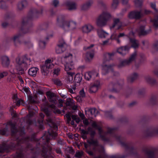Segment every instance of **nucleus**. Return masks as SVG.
<instances>
[{"instance_id":"nucleus-1","label":"nucleus","mask_w":158,"mask_h":158,"mask_svg":"<svg viewBox=\"0 0 158 158\" xmlns=\"http://www.w3.org/2000/svg\"><path fill=\"white\" fill-rule=\"evenodd\" d=\"M7 125L10 126L11 134L12 136H15L18 140L15 143H13L11 145L12 148H14L16 150L14 156V158H24V152L32 149H30L31 147L30 144H28L27 146L26 150H23L22 146L20 145L21 140H26L29 139V137L24 138L23 136L25 134L24 132V127H20L19 130H18L16 127L15 124L13 123L12 122L10 121L7 123ZM34 151V153L36 156L39 153L35 151V149H32Z\"/></svg>"},{"instance_id":"nucleus-2","label":"nucleus","mask_w":158,"mask_h":158,"mask_svg":"<svg viewBox=\"0 0 158 158\" xmlns=\"http://www.w3.org/2000/svg\"><path fill=\"white\" fill-rule=\"evenodd\" d=\"M45 124H48L50 127L48 130V131L44 134L43 139V142L44 146L43 148L42 156L44 158H51L52 157L51 154L52 148L49 144L51 136L55 139L58 135V133L56 131L58 130V127L56 124L52 120V119H46Z\"/></svg>"},{"instance_id":"nucleus-3","label":"nucleus","mask_w":158,"mask_h":158,"mask_svg":"<svg viewBox=\"0 0 158 158\" xmlns=\"http://www.w3.org/2000/svg\"><path fill=\"white\" fill-rule=\"evenodd\" d=\"M99 8L102 11V13L99 15V27L106 26L107 22L110 19L111 15L107 11V6L106 3L103 1H99Z\"/></svg>"},{"instance_id":"nucleus-4","label":"nucleus","mask_w":158,"mask_h":158,"mask_svg":"<svg viewBox=\"0 0 158 158\" xmlns=\"http://www.w3.org/2000/svg\"><path fill=\"white\" fill-rule=\"evenodd\" d=\"M16 62L17 64L16 66V69L18 74L21 75L24 73V71L27 68V64L23 61V59L19 57L16 59Z\"/></svg>"},{"instance_id":"nucleus-5","label":"nucleus","mask_w":158,"mask_h":158,"mask_svg":"<svg viewBox=\"0 0 158 158\" xmlns=\"http://www.w3.org/2000/svg\"><path fill=\"white\" fill-rule=\"evenodd\" d=\"M31 18L27 17L24 18L22 22V26L23 27L22 32L27 33L32 30V24L31 21Z\"/></svg>"},{"instance_id":"nucleus-6","label":"nucleus","mask_w":158,"mask_h":158,"mask_svg":"<svg viewBox=\"0 0 158 158\" xmlns=\"http://www.w3.org/2000/svg\"><path fill=\"white\" fill-rule=\"evenodd\" d=\"M137 56V52L135 51L130 56L128 59L121 61L118 65V67L119 68H122L130 65L132 62L135 60Z\"/></svg>"},{"instance_id":"nucleus-7","label":"nucleus","mask_w":158,"mask_h":158,"mask_svg":"<svg viewBox=\"0 0 158 158\" xmlns=\"http://www.w3.org/2000/svg\"><path fill=\"white\" fill-rule=\"evenodd\" d=\"M77 25L76 22L72 21H65L63 22L59 27L65 31H67L70 28L74 29L76 28Z\"/></svg>"},{"instance_id":"nucleus-8","label":"nucleus","mask_w":158,"mask_h":158,"mask_svg":"<svg viewBox=\"0 0 158 158\" xmlns=\"http://www.w3.org/2000/svg\"><path fill=\"white\" fill-rule=\"evenodd\" d=\"M72 55L70 53L68 54L64 57L66 63L65 65V70L66 71H68L74 68L72 60Z\"/></svg>"},{"instance_id":"nucleus-9","label":"nucleus","mask_w":158,"mask_h":158,"mask_svg":"<svg viewBox=\"0 0 158 158\" xmlns=\"http://www.w3.org/2000/svg\"><path fill=\"white\" fill-rule=\"evenodd\" d=\"M144 16V14L142 10H135L129 13L128 18L130 19H135L136 20H139Z\"/></svg>"},{"instance_id":"nucleus-10","label":"nucleus","mask_w":158,"mask_h":158,"mask_svg":"<svg viewBox=\"0 0 158 158\" xmlns=\"http://www.w3.org/2000/svg\"><path fill=\"white\" fill-rule=\"evenodd\" d=\"M98 111L95 108H85V114L87 117L93 118L97 115Z\"/></svg>"},{"instance_id":"nucleus-11","label":"nucleus","mask_w":158,"mask_h":158,"mask_svg":"<svg viewBox=\"0 0 158 158\" xmlns=\"http://www.w3.org/2000/svg\"><path fill=\"white\" fill-rule=\"evenodd\" d=\"M49 108L54 109L53 111L55 113L60 114L61 113V111L59 110L56 109V107L54 105H51L49 106L48 108L45 107L42 109V110L44 112L45 114L48 117L50 116L51 114L50 110H49Z\"/></svg>"},{"instance_id":"nucleus-12","label":"nucleus","mask_w":158,"mask_h":158,"mask_svg":"<svg viewBox=\"0 0 158 158\" xmlns=\"http://www.w3.org/2000/svg\"><path fill=\"white\" fill-rule=\"evenodd\" d=\"M99 140L102 139L104 141H108V139L107 138L108 135L109 134H113L114 129L112 128H109L107 131V132L106 133H104L102 130L99 127Z\"/></svg>"},{"instance_id":"nucleus-13","label":"nucleus","mask_w":158,"mask_h":158,"mask_svg":"<svg viewBox=\"0 0 158 158\" xmlns=\"http://www.w3.org/2000/svg\"><path fill=\"white\" fill-rule=\"evenodd\" d=\"M114 66V64H110L109 65H104L102 66V70L105 72L106 73H108L110 71L112 74L114 76H118L119 75V73L117 72H115L114 71L113 67Z\"/></svg>"},{"instance_id":"nucleus-14","label":"nucleus","mask_w":158,"mask_h":158,"mask_svg":"<svg viewBox=\"0 0 158 158\" xmlns=\"http://www.w3.org/2000/svg\"><path fill=\"white\" fill-rule=\"evenodd\" d=\"M72 109L74 110L73 112H69L65 115V116L67 118H71L70 117H72V118H79L78 115L74 114L75 112H77L76 110H77V106L76 105H73L72 106Z\"/></svg>"},{"instance_id":"nucleus-15","label":"nucleus","mask_w":158,"mask_h":158,"mask_svg":"<svg viewBox=\"0 0 158 158\" xmlns=\"http://www.w3.org/2000/svg\"><path fill=\"white\" fill-rule=\"evenodd\" d=\"M21 37L22 35L20 34H18L14 35L12 38L14 42V45L15 47H18L22 43V42L20 40Z\"/></svg>"},{"instance_id":"nucleus-16","label":"nucleus","mask_w":158,"mask_h":158,"mask_svg":"<svg viewBox=\"0 0 158 158\" xmlns=\"http://www.w3.org/2000/svg\"><path fill=\"white\" fill-rule=\"evenodd\" d=\"M46 95L50 102L55 104L57 103L56 95L54 93L48 91L46 93Z\"/></svg>"},{"instance_id":"nucleus-17","label":"nucleus","mask_w":158,"mask_h":158,"mask_svg":"<svg viewBox=\"0 0 158 158\" xmlns=\"http://www.w3.org/2000/svg\"><path fill=\"white\" fill-rule=\"evenodd\" d=\"M151 32V29L150 28L148 30H145V26H141L139 27L138 33L139 36H145Z\"/></svg>"},{"instance_id":"nucleus-18","label":"nucleus","mask_w":158,"mask_h":158,"mask_svg":"<svg viewBox=\"0 0 158 158\" xmlns=\"http://www.w3.org/2000/svg\"><path fill=\"white\" fill-rule=\"evenodd\" d=\"M65 5L68 7L69 10H76L77 8V4L74 1L68 0L65 2Z\"/></svg>"},{"instance_id":"nucleus-19","label":"nucleus","mask_w":158,"mask_h":158,"mask_svg":"<svg viewBox=\"0 0 158 158\" xmlns=\"http://www.w3.org/2000/svg\"><path fill=\"white\" fill-rule=\"evenodd\" d=\"M94 29L93 27L91 24H88L85 25L82 28V31L83 33H88Z\"/></svg>"},{"instance_id":"nucleus-20","label":"nucleus","mask_w":158,"mask_h":158,"mask_svg":"<svg viewBox=\"0 0 158 158\" xmlns=\"http://www.w3.org/2000/svg\"><path fill=\"white\" fill-rule=\"evenodd\" d=\"M139 76L138 74L136 72H134L131 74L127 78V81L129 83H132L137 79Z\"/></svg>"},{"instance_id":"nucleus-21","label":"nucleus","mask_w":158,"mask_h":158,"mask_svg":"<svg viewBox=\"0 0 158 158\" xmlns=\"http://www.w3.org/2000/svg\"><path fill=\"white\" fill-rule=\"evenodd\" d=\"M130 48L127 46L121 47L118 48L117 49L116 52L120 55L124 56L126 53V52H128Z\"/></svg>"},{"instance_id":"nucleus-22","label":"nucleus","mask_w":158,"mask_h":158,"mask_svg":"<svg viewBox=\"0 0 158 158\" xmlns=\"http://www.w3.org/2000/svg\"><path fill=\"white\" fill-rule=\"evenodd\" d=\"M99 86V82L98 81H96L92 85L90 86L89 92L90 93H95L97 91Z\"/></svg>"},{"instance_id":"nucleus-23","label":"nucleus","mask_w":158,"mask_h":158,"mask_svg":"<svg viewBox=\"0 0 158 158\" xmlns=\"http://www.w3.org/2000/svg\"><path fill=\"white\" fill-rule=\"evenodd\" d=\"M27 2L26 0L20 1L17 4V9L18 10H23L27 5Z\"/></svg>"},{"instance_id":"nucleus-24","label":"nucleus","mask_w":158,"mask_h":158,"mask_svg":"<svg viewBox=\"0 0 158 158\" xmlns=\"http://www.w3.org/2000/svg\"><path fill=\"white\" fill-rule=\"evenodd\" d=\"M2 65L4 67H8L10 63V60L9 57L6 56H3L1 58Z\"/></svg>"},{"instance_id":"nucleus-25","label":"nucleus","mask_w":158,"mask_h":158,"mask_svg":"<svg viewBox=\"0 0 158 158\" xmlns=\"http://www.w3.org/2000/svg\"><path fill=\"white\" fill-rule=\"evenodd\" d=\"M93 3V2L92 0H89L86 2L82 6L81 10L84 11L88 10L90 8Z\"/></svg>"},{"instance_id":"nucleus-26","label":"nucleus","mask_w":158,"mask_h":158,"mask_svg":"<svg viewBox=\"0 0 158 158\" xmlns=\"http://www.w3.org/2000/svg\"><path fill=\"white\" fill-rule=\"evenodd\" d=\"M144 78L146 82L151 85H153L157 84L156 80L152 78L149 75H147L144 77Z\"/></svg>"},{"instance_id":"nucleus-27","label":"nucleus","mask_w":158,"mask_h":158,"mask_svg":"<svg viewBox=\"0 0 158 158\" xmlns=\"http://www.w3.org/2000/svg\"><path fill=\"white\" fill-rule=\"evenodd\" d=\"M128 37L130 42L131 44V47L135 49L138 48L139 46L138 40H136L134 38H132L130 37Z\"/></svg>"},{"instance_id":"nucleus-28","label":"nucleus","mask_w":158,"mask_h":158,"mask_svg":"<svg viewBox=\"0 0 158 158\" xmlns=\"http://www.w3.org/2000/svg\"><path fill=\"white\" fill-rule=\"evenodd\" d=\"M31 12L33 15L37 17L42 15L43 9H37L35 8H33L31 9Z\"/></svg>"},{"instance_id":"nucleus-29","label":"nucleus","mask_w":158,"mask_h":158,"mask_svg":"<svg viewBox=\"0 0 158 158\" xmlns=\"http://www.w3.org/2000/svg\"><path fill=\"white\" fill-rule=\"evenodd\" d=\"M82 80V76L79 73L76 74L74 77V81L76 85L78 86Z\"/></svg>"},{"instance_id":"nucleus-30","label":"nucleus","mask_w":158,"mask_h":158,"mask_svg":"<svg viewBox=\"0 0 158 158\" xmlns=\"http://www.w3.org/2000/svg\"><path fill=\"white\" fill-rule=\"evenodd\" d=\"M42 66L45 67L49 69L53 68L54 65L52 63L51 60L48 59L45 61L44 64Z\"/></svg>"},{"instance_id":"nucleus-31","label":"nucleus","mask_w":158,"mask_h":158,"mask_svg":"<svg viewBox=\"0 0 158 158\" xmlns=\"http://www.w3.org/2000/svg\"><path fill=\"white\" fill-rule=\"evenodd\" d=\"M157 96L156 95L152 94L151 95L150 98V103L152 105H155L157 103Z\"/></svg>"},{"instance_id":"nucleus-32","label":"nucleus","mask_w":158,"mask_h":158,"mask_svg":"<svg viewBox=\"0 0 158 158\" xmlns=\"http://www.w3.org/2000/svg\"><path fill=\"white\" fill-rule=\"evenodd\" d=\"M110 85V86L112 85L113 86L112 89H109L110 92L114 93H118L119 92L120 89L117 88L118 86V84H115L114 85L113 83H111Z\"/></svg>"},{"instance_id":"nucleus-33","label":"nucleus","mask_w":158,"mask_h":158,"mask_svg":"<svg viewBox=\"0 0 158 158\" xmlns=\"http://www.w3.org/2000/svg\"><path fill=\"white\" fill-rule=\"evenodd\" d=\"M38 70V69L36 67L31 68L29 70V74L32 76H35Z\"/></svg>"},{"instance_id":"nucleus-34","label":"nucleus","mask_w":158,"mask_h":158,"mask_svg":"<svg viewBox=\"0 0 158 158\" xmlns=\"http://www.w3.org/2000/svg\"><path fill=\"white\" fill-rule=\"evenodd\" d=\"M9 148V147L5 143L0 144V153H3L5 151L7 150Z\"/></svg>"},{"instance_id":"nucleus-35","label":"nucleus","mask_w":158,"mask_h":158,"mask_svg":"<svg viewBox=\"0 0 158 158\" xmlns=\"http://www.w3.org/2000/svg\"><path fill=\"white\" fill-rule=\"evenodd\" d=\"M106 156L103 147L99 145V158H105Z\"/></svg>"},{"instance_id":"nucleus-36","label":"nucleus","mask_w":158,"mask_h":158,"mask_svg":"<svg viewBox=\"0 0 158 158\" xmlns=\"http://www.w3.org/2000/svg\"><path fill=\"white\" fill-rule=\"evenodd\" d=\"M65 19V17L64 15H59L57 19V24L59 26L63 22L65 21L64 20Z\"/></svg>"},{"instance_id":"nucleus-37","label":"nucleus","mask_w":158,"mask_h":158,"mask_svg":"<svg viewBox=\"0 0 158 158\" xmlns=\"http://www.w3.org/2000/svg\"><path fill=\"white\" fill-rule=\"evenodd\" d=\"M94 75V72H87L85 74V78L87 81H89Z\"/></svg>"},{"instance_id":"nucleus-38","label":"nucleus","mask_w":158,"mask_h":158,"mask_svg":"<svg viewBox=\"0 0 158 158\" xmlns=\"http://www.w3.org/2000/svg\"><path fill=\"white\" fill-rule=\"evenodd\" d=\"M151 21L153 23V26L156 29H158V16H156L154 19L151 20Z\"/></svg>"},{"instance_id":"nucleus-39","label":"nucleus","mask_w":158,"mask_h":158,"mask_svg":"<svg viewBox=\"0 0 158 158\" xmlns=\"http://www.w3.org/2000/svg\"><path fill=\"white\" fill-rule=\"evenodd\" d=\"M66 50V47L57 45L56 48V52L57 54L61 53Z\"/></svg>"},{"instance_id":"nucleus-40","label":"nucleus","mask_w":158,"mask_h":158,"mask_svg":"<svg viewBox=\"0 0 158 158\" xmlns=\"http://www.w3.org/2000/svg\"><path fill=\"white\" fill-rule=\"evenodd\" d=\"M41 71L42 74L44 76H47L49 73V69L44 66H42L41 67Z\"/></svg>"},{"instance_id":"nucleus-41","label":"nucleus","mask_w":158,"mask_h":158,"mask_svg":"<svg viewBox=\"0 0 158 158\" xmlns=\"http://www.w3.org/2000/svg\"><path fill=\"white\" fill-rule=\"evenodd\" d=\"M87 142L90 145H92L95 147L98 146V141L94 140L92 138L90 139V140H88Z\"/></svg>"},{"instance_id":"nucleus-42","label":"nucleus","mask_w":158,"mask_h":158,"mask_svg":"<svg viewBox=\"0 0 158 158\" xmlns=\"http://www.w3.org/2000/svg\"><path fill=\"white\" fill-rule=\"evenodd\" d=\"M94 51L92 50L90 51L87 52L86 53V56L88 59H92L94 56Z\"/></svg>"},{"instance_id":"nucleus-43","label":"nucleus","mask_w":158,"mask_h":158,"mask_svg":"<svg viewBox=\"0 0 158 158\" xmlns=\"http://www.w3.org/2000/svg\"><path fill=\"white\" fill-rule=\"evenodd\" d=\"M153 48L156 51H158V40H155L152 44Z\"/></svg>"},{"instance_id":"nucleus-44","label":"nucleus","mask_w":158,"mask_h":158,"mask_svg":"<svg viewBox=\"0 0 158 158\" xmlns=\"http://www.w3.org/2000/svg\"><path fill=\"white\" fill-rule=\"evenodd\" d=\"M8 8V6L6 5L5 2L3 0L0 2V8L3 10H6Z\"/></svg>"},{"instance_id":"nucleus-45","label":"nucleus","mask_w":158,"mask_h":158,"mask_svg":"<svg viewBox=\"0 0 158 158\" xmlns=\"http://www.w3.org/2000/svg\"><path fill=\"white\" fill-rule=\"evenodd\" d=\"M52 81L57 85L60 86L62 85L61 81L59 79H52Z\"/></svg>"},{"instance_id":"nucleus-46","label":"nucleus","mask_w":158,"mask_h":158,"mask_svg":"<svg viewBox=\"0 0 158 158\" xmlns=\"http://www.w3.org/2000/svg\"><path fill=\"white\" fill-rule=\"evenodd\" d=\"M66 104L67 106H72L74 105V102L73 100L71 99H67Z\"/></svg>"},{"instance_id":"nucleus-47","label":"nucleus","mask_w":158,"mask_h":158,"mask_svg":"<svg viewBox=\"0 0 158 158\" xmlns=\"http://www.w3.org/2000/svg\"><path fill=\"white\" fill-rule=\"evenodd\" d=\"M10 112L12 118H18V115L16 113V112L13 110V108H10Z\"/></svg>"},{"instance_id":"nucleus-48","label":"nucleus","mask_w":158,"mask_h":158,"mask_svg":"<svg viewBox=\"0 0 158 158\" xmlns=\"http://www.w3.org/2000/svg\"><path fill=\"white\" fill-rule=\"evenodd\" d=\"M57 45L64 47H66V43L63 39H61L60 40Z\"/></svg>"},{"instance_id":"nucleus-49","label":"nucleus","mask_w":158,"mask_h":158,"mask_svg":"<svg viewBox=\"0 0 158 158\" xmlns=\"http://www.w3.org/2000/svg\"><path fill=\"white\" fill-rule=\"evenodd\" d=\"M43 119H38L37 121V123L39 124V128L42 130H43L44 128L43 126Z\"/></svg>"},{"instance_id":"nucleus-50","label":"nucleus","mask_w":158,"mask_h":158,"mask_svg":"<svg viewBox=\"0 0 158 158\" xmlns=\"http://www.w3.org/2000/svg\"><path fill=\"white\" fill-rule=\"evenodd\" d=\"M87 130L89 132H91L90 134V135L92 138L93 139L94 136L95 134V131L94 130H93L92 128L90 127H88V128Z\"/></svg>"},{"instance_id":"nucleus-51","label":"nucleus","mask_w":158,"mask_h":158,"mask_svg":"<svg viewBox=\"0 0 158 158\" xmlns=\"http://www.w3.org/2000/svg\"><path fill=\"white\" fill-rule=\"evenodd\" d=\"M8 131V128L7 127L0 129V135H5Z\"/></svg>"},{"instance_id":"nucleus-52","label":"nucleus","mask_w":158,"mask_h":158,"mask_svg":"<svg viewBox=\"0 0 158 158\" xmlns=\"http://www.w3.org/2000/svg\"><path fill=\"white\" fill-rule=\"evenodd\" d=\"M135 6L137 7H141L142 5V0H135Z\"/></svg>"},{"instance_id":"nucleus-53","label":"nucleus","mask_w":158,"mask_h":158,"mask_svg":"<svg viewBox=\"0 0 158 158\" xmlns=\"http://www.w3.org/2000/svg\"><path fill=\"white\" fill-rule=\"evenodd\" d=\"M118 4V0H113V3L112 4V7L113 8L115 9Z\"/></svg>"},{"instance_id":"nucleus-54","label":"nucleus","mask_w":158,"mask_h":158,"mask_svg":"<svg viewBox=\"0 0 158 158\" xmlns=\"http://www.w3.org/2000/svg\"><path fill=\"white\" fill-rule=\"evenodd\" d=\"M133 89L132 87H128L126 89L127 94L129 95L133 93Z\"/></svg>"},{"instance_id":"nucleus-55","label":"nucleus","mask_w":158,"mask_h":158,"mask_svg":"<svg viewBox=\"0 0 158 158\" xmlns=\"http://www.w3.org/2000/svg\"><path fill=\"white\" fill-rule=\"evenodd\" d=\"M120 21L119 19H114V23L111 27H110V29L114 28L115 26Z\"/></svg>"},{"instance_id":"nucleus-56","label":"nucleus","mask_w":158,"mask_h":158,"mask_svg":"<svg viewBox=\"0 0 158 158\" xmlns=\"http://www.w3.org/2000/svg\"><path fill=\"white\" fill-rule=\"evenodd\" d=\"M48 27V26L46 24H43L40 25L39 27V29L40 30H46Z\"/></svg>"},{"instance_id":"nucleus-57","label":"nucleus","mask_w":158,"mask_h":158,"mask_svg":"<svg viewBox=\"0 0 158 158\" xmlns=\"http://www.w3.org/2000/svg\"><path fill=\"white\" fill-rule=\"evenodd\" d=\"M28 99L30 102L31 103H35L36 102V101L34 99V97L32 96H29L28 97Z\"/></svg>"},{"instance_id":"nucleus-58","label":"nucleus","mask_w":158,"mask_h":158,"mask_svg":"<svg viewBox=\"0 0 158 158\" xmlns=\"http://www.w3.org/2000/svg\"><path fill=\"white\" fill-rule=\"evenodd\" d=\"M8 74V73L7 71H4L0 73V79L3 78L4 77L6 76Z\"/></svg>"},{"instance_id":"nucleus-59","label":"nucleus","mask_w":158,"mask_h":158,"mask_svg":"<svg viewBox=\"0 0 158 158\" xmlns=\"http://www.w3.org/2000/svg\"><path fill=\"white\" fill-rule=\"evenodd\" d=\"M46 43L44 41H40L39 42V45L41 49L44 48L45 46Z\"/></svg>"},{"instance_id":"nucleus-60","label":"nucleus","mask_w":158,"mask_h":158,"mask_svg":"<svg viewBox=\"0 0 158 158\" xmlns=\"http://www.w3.org/2000/svg\"><path fill=\"white\" fill-rule=\"evenodd\" d=\"M145 93L146 89L144 88L140 89L138 91V94L140 95H143Z\"/></svg>"},{"instance_id":"nucleus-61","label":"nucleus","mask_w":158,"mask_h":158,"mask_svg":"<svg viewBox=\"0 0 158 158\" xmlns=\"http://www.w3.org/2000/svg\"><path fill=\"white\" fill-rule=\"evenodd\" d=\"M34 115L35 113L33 112L30 111L29 114L27 116V118H32L34 116Z\"/></svg>"},{"instance_id":"nucleus-62","label":"nucleus","mask_w":158,"mask_h":158,"mask_svg":"<svg viewBox=\"0 0 158 158\" xmlns=\"http://www.w3.org/2000/svg\"><path fill=\"white\" fill-rule=\"evenodd\" d=\"M117 104L119 107H122L124 105V103L123 101H118L117 102Z\"/></svg>"},{"instance_id":"nucleus-63","label":"nucleus","mask_w":158,"mask_h":158,"mask_svg":"<svg viewBox=\"0 0 158 158\" xmlns=\"http://www.w3.org/2000/svg\"><path fill=\"white\" fill-rule=\"evenodd\" d=\"M59 2L58 0H53L52 1V5L55 7H57L59 4Z\"/></svg>"},{"instance_id":"nucleus-64","label":"nucleus","mask_w":158,"mask_h":158,"mask_svg":"<svg viewBox=\"0 0 158 158\" xmlns=\"http://www.w3.org/2000/svg\"><path fill=\"white\" fill-rule=\"evenodd\" d=\"M79 94L81 97L84 98L85 96V93L84 91V89H81L79 92Z\"/></svg>"}]
</instances>
